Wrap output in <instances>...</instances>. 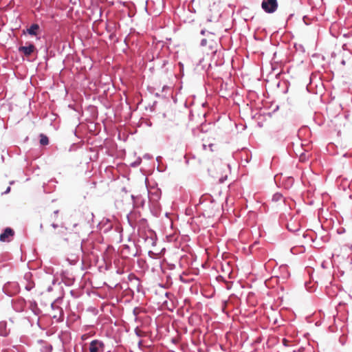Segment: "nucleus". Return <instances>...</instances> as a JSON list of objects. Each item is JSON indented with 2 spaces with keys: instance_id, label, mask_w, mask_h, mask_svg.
<instances>
[{
  "instance_id": "nucleus-4",
  "label": "nucleus",
  "mask_w": 352,
  "mask_h": 352,
  "mask_svg": "<svg viewBox=\"0 0 352 352\" xmlns=\"http://www.w3.org/2000/svg\"><path fill=\"white\" fill-rule=\"evenodd\" d=\"M35 50V46L33 44H30L28 46H21L19 48L20 52L23 53L26 56H29Z\"/></svg>"
},
{
  "instance_id": "nucleus-11",
  "label": "nucleus",
  "mask_w": 352,
  "mask_h": 352,
  "mask_svg": "<svg viewBox=\"0 0 352 352\" xmlns=\"http://www.w3.org/2000/svg\"><path fill=\"white\" fill-rule=\"evenodd\" d=\"M52 349V346L51 345H49L45 347V352H51Z\"/></svg>"
},
{
  "instance_id": "nucleus-7",
  "label": "nucleus",
  "mask_w": 352,
  "mask_h": 352,
  "mask_svg": "<svg viewBox=\"0 0 352 352\" xmlns=\"http://www.w3.org/2000/svg\"><path fill=\"white\" fill-rule=\"evenodd\" d=\"M280 272H281L282 273H283L284 274H283V275L281 276V277H280V276H276L278 278H281L283 280H285V279H286V278H287L289 277V272H288V270H287V267H285V266H282V267H280Z\"/></svg>"
},
{
  "instance_id": "nucleus-15",
  "label": "nucleus",
  "mask_w": 352,
  "mask_h": 352,
  "mask_svg": "<svg viewBox=\"0 0 352 352\" xmlns=\"http://www.w3.org/2000/svg\"><path fill=\"white\" fill-rule=\"evenodd\" d=\"M10 187H8V188H7L6 191L5 192V193H8V192L10 191Z\"/></svg>"
},
{
  "instance_id": "nucleus-18",
  "label": "nucleus",
  "mask_w": 352,
  "mask_h": 352,
  "mask_svg": "<svg viewBox=\"0 0 352 352\" xmlns=\"http://www.w3.org/2000/svg\"><path fill=\"white\" fill-rule=\"evenodd\" d=\"M252 248V246H250V247H249V250H250V252L251 251Z\"/></svg>"
},
{
  "instance_id": "nucleus-19",
  "label": "nucleus",
  "mask_w": 352,
  "mask_h": 352,
  "mask_svg": "<svg viewBox=\"0 0 352 352\" xmlns=\"http://www.w3.org/2000/svg\"><path fill=\"white\" fill-rule=\"evenodd\" d=\"M52 226H53L54 228H56V226L55 224H54V223L52 224Z\"/></svg>"
},
{
  "instance_id": "nucleus-1",
  "label": "nucleus",
  "mask_w": 352,
  "mask_h": 352,
  "mask_svg": "<svg viewBox=\"0 0 352 352\" xmlns=\"http://www.w3.org/2000/svg\"><path fill=\"white\" fill-rule=\"evenodd\" d=\"M261 7L265 12L273 13L277 10L278 3L276 0H263Z\"/></svg>"
},
{
  "instance_id": "nucleus-5",
  "label": "nucleus",
  "mask_w": 352,
  "mask_h": 352,
  "mask_svg": "<svg viewBox=\"0 0 352 352\" xmlns=\"http://www.w3.org/2000/svg\"><path fill=\"white\" fill-rule=\"evenodd\" d=\"M287 228L289 231L295 232L299 230L300 225L298 223H295L294 222H289L287 223Z\"/></svg>"
},
{
  "instance_id": "nucleus-6",
  "label": "nucleus",
  "mask_w": 352,
  "mask_h": 352,
  "mask_svg": "<svg viewBox=\"0 0 352 352\" xmlns=\"http://www.w3.org/2000/svg\"><path fill=\"white\" fill-rule=\"evenodd\" d=\"M39 28V26L38 24H32L28 30V34H30V35H33V36H35L36 35V31L38 30Z\"/></svg>"
},
{
  "instance_id": "nucleus-14",
  "label": "nucleus",
  "mask_w": 352,
  "mask_h": 352,
  "mask_svg": "<svg viewBox=\"0 0 352 352\" xmlns=\"http://www.w3.org/2000/svg\"><path fill=\"white\" fill-rule=\"evenodd\" d=\"M54 216H57L58 214V210H56L54 212Z\"/></svg>"
},
{
  "instance_id": "nucleus-13",
  "label": "nucleus",
  "mask_w": 352,
  "mask_h": 352,
  "mask_svg": "<svg viewBox=\"0 0 352 352\" xmlns=\"http://www.w3.org/2000/svg\"><path fill=\"white\" fill-rule=\"evenodd\" d=\"M206 39H203L202 41H201V45H206Z\"/></svg>"
},
{
  "instance_id": "nucleus-8",
  "label": "nucleus",
  "mask_w": 352,
  "mask_h": 352,
  "mask_svg": "<svg viewBox=\"0 0 352 352\" xmlns=\"http://www.w3.org/2000/svg\"><path fill=\"white\" fill-rule=\"evenodd\" d=\"M40 143L41 145H47L49 143L48 138L43 134L41 135Z\"/></svg>"
},
{
  "instance_id": "nucleus-21",
  "label": "nucleus",
  "mask_w": 352,
  "mask_h": 352,
  "mask_svg": "<svg viewBox=\"0 0 352 352\" xmlns=\"http://www.w3.org/2000/svg\"><path fill=\"white\" fill-rule=\"evenodd\" d=\"M201 34H204V30H202V31H201Z\"/></svg>"
},
{
  "instance_id": "nucleus-17",
  "label": "nucleus",
  "mask_w": 352,
  "mask_h": 352,
  "mask_svg": "<svg viewBox=\"0 0 352 352\" xmlns=\"http://www.w3.org/2000/svg\"><path fill=\"white\" fill-rule=\"evenodd\" d=\"M58 316H56V313H54V315H53V318H57Z\"/></svg>"
},
{
  "instance_id": "nucleus-10",
  "label": "nucleus",
  "mask_w": 352,
  "mask_h": 352,
  "mask_svg": "<svg viewBox=\"0 0 352 352\" xmlns=\"http://www.w3.org/2000/svg\"><path fill=\"white\" fill-rule=\"evenodd\" d=\"M253 298V295L249 294L248 296V302L251 303L252 305H254L256 302V300H254Z\"/></svg>"
},
{
  "instance_id": "nucleus-16",
  "label": "nucleus",
  "mask_w": 352,
  "mask_h": 352,
  "mask_svg": "<svg viewBox=\"0 0 352 352\" xmlns=\"http://www.w3.org/2000/svg\"><path fill=\"white\" fill-rule=\"evenodd\" d=\"M58 316H56V313H54V315H53V318H57Z\"/></svg>"
},
{
  "instance_id": "nucleus-3",
  "label": "nucleus",
  "mask_w": 352,
  "mask_h": 352,
  "mask_svg": "<svg viewBox=\"0 0 352 352\" xmlns=\"http://www.w3.org/2000/svg\"><path fill=\"white\" fill-rule=\"evenodd\" d=\"M14 235V231L10 228H6L4 232L0 234V241L1 242H9L10 238Z\"/></svg>"
},
{
  "instance_id": "nucleus-12",
  "label": "nucleus",
  "mask_w": 352,
  "mask_h": 352,
  "mask_svg": "<svg viewBox=\"0 0 352 352\" xmlns=\"http://www.w3.org/2000/svg\"><path fill=\"white\" fill-rule=\"evenodd\" d=\"M57 309L59 310V316H58V319H60L61 317H63V312H62L61 309H60L58 307H57Z\"/></svg>"
},
{
  "instance_id": "nucleus-9",
  "label": "nucleus",
  "mask_w": 352,
  "mask_h": 352,
  "mask_svg": "<svg viewBox=\"0 0 352 352\" xmlns=\"http://www.w3.org/2000/svg\"><path fill=\"white\" fill-rule=\"evenodd\" d=\"M283 199V196L280 193H276L272 197V201H279Z\"/></svg>"
},
{
  "instance_id": "nucleus-2",
  "label": "nucleus",
  "mask_w": 352,
  "mask_h": 352,
  "mask_svg": "<svg viewBox=\"0 0 352 352\" xmlns=\"http://www.w3.org/2000/svg\"><path fill=\"white\" fill-rule=\"evenodd\" d=\"M89 352H103L104 344L98 340H94L91 342L89 347Z\"/></svg>"
},
{
  "instance_id": "nucleus-20",
  "label": "nucleus",
  "mask_w": 352,
  "mask_h": 352,
  "mask_svg": "<svg viewBox=\"0 0 352 352\" xmlns=\"http://www.w3.org/2000/svg\"><path fill=\"white\" fill-rule=\"evenodd\" d=\"M247 162H249V159L247 157V159L245 160Z\"/></svg>"
}]
</instances>
